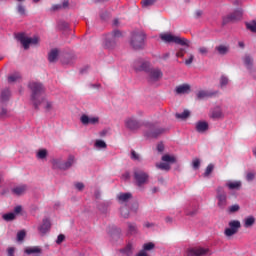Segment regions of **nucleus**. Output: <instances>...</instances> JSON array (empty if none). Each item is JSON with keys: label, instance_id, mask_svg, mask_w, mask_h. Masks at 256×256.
<instances>
[{"label": "nucleus", "instance_id": "nucleus-12", "mask_svg": "<svg viewBox=\"0 0 256 256\" xmlns=\"http://www.w3.org/2000/svg\"><path fill=\"white\" fill-rule=\"evenodd\" d=\"M133 68L136 71H144L148 74L149 70H151L152 68L150 67V63L149 62H145L143 60H136L133 64Z\"/></svg>", "mask_w": 256, "mask_h": 256}, {"label": "nucleus", "instance_id": "nucleus-17", "mask_svg": "<svg viewBox=\"0 0 256 256\" xmlns=\"http://www.w3.org/2000/svg\"><path fill=\"white\" fill-rule=\"evenodd\" d=\"M51 229V221L49 219H43L42 225L38 228L39 232L43 235L49 232Z\"/></svg>", "mask_w": 256, "mask_h": 256}, {"label": "nucleus", "instance_id": "nucleus-23", "mask_svg": "<svg viewBox=\"0 0 256 256\" xmlns=\"http://www.w3.org/2000/svg\"><path fill=\"white\" fill-rule=\"evenodd\" d=\"M58 57H59V50H57V48H54L48 54V60L50 63H54L55 61H57Z\"/></svg>", "mask_w": 256, "mask_h": 256}, {"label": "nucleus", "instance_id": "nucleus-53", "mask_svg": "<svg viewBox=\"0 0 256 256\" xmlns=\"http://www.w3.org/2000/svg\"><path fill=\"white\" fill-rule=\"evenodd\" d=\"M8 114V110L6 108H1L0 110V118H5Z\"/></svg>", "mask_w": 256, "mask_h": 256}, {"label": "nucleus", "instance_id": "nucleus-25", "mask_svg": "<svg viewBox=\"0 0 256 256\" xmlns=\"http://www.w3.org/2000/svg\"><path fill=\"white\" fill-rule=\"evenodd\" d=\"M21 79V74L19 72H15L14 74H10L8 76V83H16Z\"/></svg>", "mask_w": 256, "mask_h": 256}, {"label": "nucleus", "instance_id": "nucleus-33", "mask_svg": "<svg viewBox=\"0 0 256 256\" xmlns=\"http://www.w3.org/2000/svg\"><path fill=\"white\" fill-rule=\"evenodd\" d=\"M17 12H18L19 15H21V16L27 15V12H26V10H25V5H23L22 3H19V4L17 5Z\"/></svg>", "mask_w": 256, "mask_h": 256}, {"label": "nucleus", "instance_id": "nucleus-29", "mask_svg": "<svg viewBox=\"0 0 256 256\" xmlns=\"http://www.w3.org/2000/svg\"><path fill=\"white\" fill-rule=\"evenodd\" d=\"M226 186L230 189V190H238L241 187V182L240 181H236V182H230L227 183Z\"/></svg>", "mask_w": 256, "mask_h": 256}, {"label": "nucleus", "instance_id": "nucleus-30", "mask_svg": "<svg viewBox=\"0 0 256 256\" xmlns=\"http://www.w3.org/2000/svg\"><path fill=\"white\" fill-rule=\"evenodd\" d=\"M246 28L252 33H256V20H252L251 22H246Z\"/></svg>", "mask_w": 256, "mask_h": 256}, {"label": "nucleus", "instance_id": "nucleus-49", "mask_svg": "<svg viewBox=\"0 0 256 256\" xmlns=\"http://www.w3.org/2000/svg\"><path fill=\"white\" fill-rule=\"evenodd\" d=\"M89 116L87 115H82L80 118V121L83 125H89Z\"/></svg>", "mask_w": 256, "mask_h": 256}, {"label": "nucleus", "instance_id": "nucleus-47", "mask_svg": "<svg viewBox=\"0 0 256 256\" xmlns=\"http://www.w3.org/2000/svg\"><path fill=\"white\" fill-rule=\"evenodd\" d=\"M198 52L203 55V56H206L209 52L208 48H206L205 46H200L198 48Z\"/></svg>", "mask_w": 256, "mask_h": 256}, {"label": "nucleus", "instance_id": "nucleus-7", "mask_svg": "<svg viewBox=\"0 0 256 256\" xmlns=\"http://www.w3.org/2000/svg\"><path fill=\"white\" fill-rule=\"evenodd\" d=\"M122 36L119 30H114L111 34H107L105 39V47L108 49H112L115 47L117 39Z\"/></svg>", "mask_w": 256, "mask_h": 256}, {"label": "nucleus", "instance_id": "nucleus-9", "mask_svg": "<svg viewBox=\"0 0 256 256\" xmlns=\"http://www.w3.org/2000/svg\"><path fill=\"white\" fill-rule=\"evenodd\" d=\"M148 80L151 83H156L163 77V72L160 70V68H151L149 72L147 73Z\"/></svg>", "mask_w": 256, "mask_h": 256}, {"label": "nucleus", "instance_id": "nucleus-16", "mask_svg": "<svg viewBox=\"0 0 256 256\" xmlns=\"http://www.w3.org/2000/svg\"><path fill=\"white\" fill-rule=\"evenodd\" d=\"M208 249L203 248H191L187 251V256H202L208 253Z\"/></svg>", "mask_w": 256, "mask_h": 256}, {"label": "nucleus", "instance_id": "nucleus-34", "mask_svg": "<svg viewBox=\"0 0 256 256\" xmlns=\"http://www.w3.org/2000/svg\"><path fill=\"white\" fill-rule=\"evenodd\" d=\"M162 161L166 162L167 164H168V163L173 164V163L176 162V159H175V157H173V156L164 155V156L162 157Z\"/></svg>", "mask_w": 256, "mask_h": 256}, {"label": "nucleus", "instance_id": "nucleus-37", "mask_svg": "<svg viewBox=\"0 0 256 256\" xmlns=\"http://www.w3.org/2000/svg\"><path fill=\"white\" fill-rule=\"evenodd\" d=\"M216 50L220 55H225L228 52L227 46H223L222 44L220 46H216Z\"/></svg>", "mask_w": 256, "mask_h": 256}, {"label": "nucleus", "instance_id": "nucleus-44", "mask_svg": "<svg viewBox=\"0 0 256 256\" xmlns=\"http://www.w3.org/2000/svg\"><path fill=\"white\" fill-rule=\"evenodd\" d=\"M120 214L123 218L127 219L129 217V211L126 207H122L120 210Z\"/></svg>", "mask_w": 256, "mask_h": 256}, {"label": "nucleus", "instance_id": "nucleus-14", "mask_svg": "<svg viewBox=\"0 0 256 256\" xmlns=\"http://www.w3.org/2000/svg\"><path fill=\"white\" fill-rule=\"evenodd\" d=\"M11 91L10 88H3L0 93V103L1 105H5L10 101Z\"/></svg>", "mask_w": 256, "mask_h": 256}, {"label": "nucleus", "instance_id": "nucleus-28", "mask_svg": "<svg viewBox=\"0 0 256 256\" xmlns=\"http://www.w3.org/2000/svg\"><path fill=\"white\" fill-rule=\"evenodd\" d=\"M244 64L245 66H247L248 69H251L253 66V58L252 56H249V54H247L244 58H243Z\"/></svg>", "mask_w": 256, "mask_h": 256}, {"label": "nucleus", "instance_id": "nucleus-13", "mask_svg": "<svg viewBox=\"0 0 256 256\" xmlns=\"http://www.w3.org/2000/svg\"><path fill=\"white\" fill-rule=\"evenodd\" d=\"M125 127L130 131H135L141 127L139 121H137L134 117L127 118L125 120Z\"/></svg>", "mask_w": 256, "mask_h": 256}, {"label": "nucleus", "instance_id": "nucleus-1", "mask_svg": "<svg viewBox=\"0 0 256 256\" xmlns=\"http://www.w3.org/2000/svg\"><path fill=\"white\" fill-rule=\"evenodd\" d=\"M28 87L31 90V101L35 109H39L41 99L45 97V87L41 82H29Z\"/></svg>", "mask_w": 256, "mask_h": 256}, {"label": "nucleus", "instance_id": "nucleus-27", "mask_svg": "<svg viewBox=\"0 0 256 256\" xmlns=\"http://www.w3.org/2000/svg\"><path fill=\"white\" fill-rule=\"evenodd\" d=\"M196 130L199 132V133H203L205 132L206 130H208V124L206 122H198L196 124Z\"/></svg>", "mask_w": 256, "mask_h": 256}, {"label": "nucleus", "instance_id": "nucleus-38", "mask_svg": "<svg viewBox=\"0 0 256 256\" xmlns=\"http://www.w3.org/2000/svg\"><path fill=\"white\" fill-rule=\"evenodd\" d=\"M156 167L160 170L169 171L171 169L170 165L168 163H160L156 164Z\"/></svg>", "mask_w": 256, "mask_h": 256}, {"label": "nucleus", "instance_id": "nucleus-63", "mask_svg": "<svg viewBox=\"0 0 256 256\" xmlns=\"http://www.w3.org/2000/svg\"><path fill=\"white\" fill-rule=\"evenodd\" d=\"M136 256H148V254L144 250H141Z\"/></svg>", "mask_w": 256, "mask_h": 256}, {"label": "nucleus", "instance_id": "nucleus-46", "mask_svg": "<svg viewBox=\"0 0 256 256\" xmlns=\"http://www.w3.org/2000/svg\"><path fill=\"white\" fill-rule=\"evenodd\" d=\"M26 235L27 234L25 233V230H21L20 232L17 233V240L24 241Z\"/></svg>", "mask_w": 256, "mask_h": 256}, {"label": "nucleus", "instance_id": "nucleus-8", "mask_svg": "<svg viewBox=\"0 0 256 256\" xmlns=\"http://www.w3.org/2000/svg\"><path fill=\"white\" fill-rule=\"evenodd\" d=\"M242 17H243V10L241 9L235 10L231 14L224 16L223 24L238 22L242 19Z\"/></svg>", "mask_w": 256, "mask_h": 256}, {"label": "nucleus", "instance_id": "nucleus-31", "mask_svg": "<svg viewBox=\"0 0 256 256\" xmlns=\"http://www.w3.org/2000/svg\"><path fill=\"white\" fill-rule=\"evenodd\" d=\"M190 116V112L188 110H185L183 113L179 114L177 113L175 117L180 120H185Z\"/></svg>", "mask_w": 256, "mask_h": 256}, {"label": "nucleus", "instance_id": "nucleus-62", "mask_svg": "<svg viewBox=\"0 0 256 256\" xmlns=\"http://www.w3.org/2000/svg\"><path fill=\"white\" fill-rule=\"evenodd\" d=\"M15 248L11 247L8 248V256H15Z\"/></svg>", "mask_w": 256, "mask_h": 256}, {"label": "nucleus", "instance_id": "nucleus-50", "mask_svg": "<svg viewBox=\"0 0 256 256\" xmlns=\"http://www.w3.org/2000/svg\"><path fill=\"white\" fill-rule=\"evenodd\" d=\"M192 166L195 170L199 169L200 167V160L198 158L193 159Z\"/></svg>", "mask_w": 256, "mask_h": 256}, {"label": "nucleus", "instance_id": "nucleus-58", "mask_svg": "<svg viewBox=\"0 0 256 256\" xmlns=\"http://www.w3.org/2000/svg\"><path fill=\"white\" fill-rule=\"evenodd\" d=\"M75 187H76V189L79 190V191H82V190L85 189V185H83V183H76V184H75Z\"/></svg>", "mask_w": 256, "mask_h": 256}, {"label": "nucleus", "instance_id": "nucleus-15", "mask_svg": "<svg viewBox=\"0 0 256 256\" xmlns=\"http://www.w3.org/2000/svg\"><path fill=\"white\" fill-rule=\"evenodd\" d=\"M218 94H219L218 91L212 92V91H204V90H201V91H199V92L197 93V98H198L199 100H203V99H205V98H212V97H215V96H217Z\"/></svg>", "mask_w": 256, "mask_h": 256}, {"label": "nucleus", "instance_id": "nucleus-48", "mask_svg": "<svg viewBox=\"0 0 256 256\" xmlns=\"http://www.w3.org/2000/svg\"><path fill=\"white\" fill-rule=\"evenodd\" d=\"M229 80L227 76H221L220 78V85L221 87H225L228 84Z\"/></svg>", "mask_w": 256, "mask_h": 256}, {"label": "nucleus", "instance_id": "nucleus-11", "mask_svg": "<svg viewBox=\"0 0 256 256\" xmlns=\"http://www.w3.org/2000/svg\"><path fill=\"white\" fill-rule=\"evenodd\" d=\"M229 227L230 228L225 229L224 232L227 237H231L236 234L241 227V223L238 220H233L229 223Z\"/></svg>", "mask_w": 256, "mask_h": 256}, {"label": "nucleus", "instance_id": "nucleus-2", "mask_svg": "<svg viewBox=\"0 0 256 256\" xmlns=\"http://www.w3.org/2000/svg\"><path fill=\"white\" fill-rule=\"evenodd\" d=\"M146 34L144 32H133L130 45L134 50H141L145 47Z\"/></svg>", "mask_w": 256, "mask_h": 256}, {"label": "nucleus", "instance_id": "nucleus-5", "mask_svg": "<svg viewBox=\"0 0 256 256\" xmlns=\"http://www.w3.org/2000/svg\"><path fill=\"white\" fill-rule=\"evenodd\" d=\"M73 163H75V157L73 156H70L66 162H61V160H52V168L67 170L73 166Z\"/></svg>", "mask_w": 256, "mask_h": 256}, {"label": "nucleus", "instance_id": "nucleus-43", "mask_svg": "<svg viewBox=\"0 0 256 256\" xmlns=\"http://www.w3.org/2000/svg\"><path fill=\"white\" fill-rule=\"evenodd\" d=\"M214 170V166L209 164L205 170L204 177H208Z\"/></svg>", "mask_w": 256, "mask_h": 256}, {"label": "nucleus", "instance_id": "nucleus-64", "mask_svg": "<svg viewBox=\"0 0 256 256\" xmlns=\"http://www.w3.org/2000/svg\"><path fill=\"white\" fill-rule=\"evenodd\" d=\"M157 150H158L159 152H162V151L164 150L163 144H159V145L157 146Z\"/></svg>", "mask_w": 256, "mask_h": 256}, {"label": "nucleus", "instance_id": "nucleus-61", "mask_svg": "<svg viewBox=\"0 0 256 256\" xmlns=\"http://www.w3.org/2000/svg\"><path fill=\"white\" fill-rule=\"evenodd\" d=\"M248 181H252L255 178V174L254 173H248L246 176Z\"/></svg>", "mask_w": 256, "mask_h": 256}, {"label": "nucleus", "instance_id": "nucleus-32", "mask_svg": "<svg viewBox=\"0 0 256 256\" xmlns=\"http://www.w3.org/2000/svg\"><path fill=\"white\" fill-rule=\"evenodd\" d=\"M244 222H245L244 226L246 228L251 227L255 223V218L253 216H250V217L246 218Z\"/></svg>", "mask_w": 256, "mask_h": 256}, {"label": "nucleus", "instance_id": "nucleus-52", "mask_svg": "<svg viewBox=\"0 0 256 256\" xmlns=\"http://www.w3.org/2000/svg\"><path fill=\"white\" fill-rule=\"evenodd\" d=\"M185 55V50L184 48H180V50H178V52L176 53V57L177 58H183Z\"/></svg>", "mask_w": 256, "mask_h": 256}, {"label": "nucleus", "instance_id": "nucleus-57", "mask_svg": "<svg viewBox=\"0 0 256 256\" xmlns=\"http://www.w3.org/2000/svg\"><path fill=\"white\" fill-rule=\"evenodd\" d=\"M131 159L139 160V155L134 150L131 151Z\"/></svg>", "mask_w": 256, "mask_h": 256}, {"label": "nucleus", "instance_id": "nucleus-54", "mask_svg": "<svg viewBox=\"0 0 256 256\" xmlns=\"http://www.w3.org/2000/svg\"><path fill=\"white\" fill-rule=\"evenodd\" d=\"M193 59H194L193 54H190V57H189L187 60H185V65H186V66L191 65L192 62H193Z\"/></svg>", "mask_w": 256, "mask_h": 256}, {"label": "nucleus", "instance_id": "nucleus-4", "mask_svg": "<svg viewBox=\"0 0 256 256\" xmlns=\"http://www.w3.org/2000/svg\"><path fill=\"white\" fill-rule=\"evenodd\" d=\"M16 39L21 43L25 50H28L31 45H39V36H33V38H27L25 34L20 33L16 36Z\"/></svg>", "mask_w": 256, "mask_h": 256}, {"label": "nucleus", "instance_id": "nucleus-56", "mask_svg": "<svg viewBox=\"0 0 256 256\" xmlns=\"http://www.w3.org/2000/svg\"><path fill=\"white\" fill-rule=\"evenodd\" d=\"M62 8V5L61 4H54V5H52V7H51V11H58V10H60Z\"/></svg>", "mask_w": 256, "mask_h": 256}, {"label": "nucleus", "instance_id": "nucleus-18", "mask_svg": "<svg viewBox=\"0 0 256 256\" xmlns=\"http://www.w3.org/2000/svg\"><path fill=\"white\" fill-rule=\"evenodd\" d=\"M28 190L29 187L27 185H19L12 189V193L15 194L16 196H22L25 195V193H27Z\"/></svg>", "mask_w": 256, "mask_h": 256}, {"label": "nucleus", "instance_id": "nucleus-20", "mask_svg": "<svg viewBox=\"0 0 256 256\" xmlns=\"http://www.w3.org/2000/svg\"><path fill=\"white\" fill-rule=\"evenodd\" d=\"M41 105L46 111H51L53 109V102L48 101L46 96L40 99V106Z\"/></svg>", "mask_w": 256, "mask_h": 256}, {"label": "nucleus", "instance_id": "nucleus-42", "mask_svg": "<svg viewBox=\"0 0 256 256\" xmlns=\"http://www.w3.org/2000/svg\"><path fill=\"white\" fill-rule=\"evenodd\" d=\"M240 210V206L238 204L232 205L228 208V212L230 214L236 213Z\"/></svg>", "mask_w": 256, "mask_h": 256}, {"label": "nucleus", "instance_id": "nucleus-39", "mask_svg": "<svg viewBox=\"0 0 256 256\" xmlns=\"http://www.w3.org/2000/svg\"><path fill=\"white\" fill-rule=\"evenodd\" d=\"M154 248H155V245L152 242H149L143 245L142 251L146 252V251L153 250Z\"/></svg>", "mask_w": 256, "mask_h": 256}, {"label": "nucleus", "instance_id": "nucleus-45", "mask_svg": "<svg viewBox=\"0 0 256 256\" xmlns=\"http://www.w3.org/2000/svg\"><path fill=\"white\" fill-rule=\"evenodd\" d=\"M156 0H142L141 4L143 7H149L152 6Z\"/></svg>", "mask_w": 256, "mask_h": 256}, {"label": "nucleus", "instance_id": "nucleus-59", "mask_svg": "<svg viewBox=\"0 0 256 256\" xmlns=\"http://www.w3.org/2000/svg\"><path fill=\"white\" fill-rule=\"evenodd\" d=\"M99 123V118H90L89 119V124L95 125Z\"/></svg>", "mask_w": 256, "mask_h": 256}, {"label": "nucleus", "instance_id": "nucleus-3", "mask_svg": "<svg viewBox=\"0 0 256 256\" xmlns=\"http://www.w3.org/2000/svg\"><path fill=\"white\" fill-rule=\"evenodd\" d=\"M161 40L166 43H175L183 47H189L190 41L187 38H180V36H172V34H161Z\"/></svg>", "mask_w": 256, "mask_h": 256}, {"label": "nucleus", "instance_id": "nucleus-24", "mask_svg": "<svg viewBox=\"0 0 256 256\" xmlns=\"http://www.w3.org/2000/svg\"><path fill=\"white\" fill-rule=\"evenodd\" d=\"M132 197V195L130 193H120L117 196V199L119 201V203H126L130 198Z\"/></svg>", "mask_w": 256, "mask_h": 256}, {"label": "nucleus", "instance_id": "nucleus-6", "mask_svg": "<svg viewBox=\"0 0 256 256\" xmlns=\"http://www.w3.org/2000/svg\"><path fill=\"white\" fill-rule=\"evenodd\" d=\"M216 199H217V206L220 208V209H225L227 204H228V201H227V194L226 192L224 191L223 187H218L216 189Z\"/></svg>", "mask_w": 256, "mask_h": 256}, {"label": "nucleus", "instance_id": "nucleus-55", "mask_svg": "<svg viewBox=\"0 0 256 256\" xmlns=\"http://www.w3.org/2000/svg\"><path fill=\"white\" fill-rule=\"evenodd\" d=\"M63 241H65V235L60 234V235L58 236L57 240H56V243H57V244H61V243H63Z\"/></svg>", "mask_w": 256, "mask_h": 256}, {"label": "nucleus", "instance_id": "nucleus-26", "mask_svg": "<svg viewBox=\"0 0 256 256\" xmlns=\"http://www.w3.org/2000/svg\"><path fill=\"white\" fill-rule=\"evenodd\" d=\"M164 132V129L157 128L155 130H151L147 136L150 138H157L159 135H161Z\"/></svg>", "mask_w": 256, "mask_h": 256}, {"label": "nucleus", "instance_id": "nucleus-51", "mask_svg": "<svg viewBox=\"0 0 256 256\" xmlns=\"http://www.w3.org/2000/svg\"><path fill=\"white\" fill-rule=\"evenodd\" d=\"M95 146L98 147V148H102V149L106 148V144L103 140H97L96 143H95Z\"/></svg>", "mask_w": 256, "mask_h": 256}, {"label": "nucleus", "instance_id": "nucleus-19", "mask_svg": "<svg viewBox=\"0 0 256 256\" xmlns=\"http://www.w3.org/2000/svg\"><path fill=\"white\" fill-rule=\"evenodd\" d=\"M210 117L214 120H219L224 117L223 112L220 107H216L212 110Z\"/></svg>", "mask_w": 256, "mask_h": 256}, {"label": "nucleus", "instance_id": "nucleus-21", "mask_svg": "<svg viewBox=\"0 0 256 256\" xmlns=\"http://www.w3.org/2000/svg\"><path fill=\"white\" fill-rule=\"evenodd\" d=\"M190 92V86L189 84H181L180 86L176 87V93L178 95L181 94H188Z\"/></svg>", "mask_w": 256, "mask_h": 256}, {"label": "nucleus", "instance_id": "nucleus-35", "mask_svg": "<svg viewBox=\"0 0 256 256\" xmlns=\"http://www.w3.org/2000/svg\"><path fill=\"white\" fill-rule=\"evenodd\" d=\"M25 253L28 255L34 254V253H41V248L39 247H32L25 250Z\"/></svg>", "mask_w": 256, "mask_h": 256}, {"label": "nucleus", "instance_id": "nucleus-40", "mask_svg": "<svg viewBox=\"0 0 256 256\" xmlns=\"http://www.w3.org/2000/svg\"><path fill=\"white\" fill-rule=\"evenodd\" d=\"M36 156L38 159H45L47 158V151L45 149H41L38 151Z\"/></svg>", "mask_w": 256, "mask_h": 256}, {"label": "nucleus", "instance_id": "nucleus-10", "mask_svg": "<svg viewBox=\"0 0 256 256\" xmlns=\"http://www.w3.org/2000/svg\"><path fill=\"white\" fill-rule=\"evenodd\" d=\"M134 178L136 180L137 186L141 187L142 185L147 183L149 176L147 173L141 170H136L134 172Z\"/></svg>", "mask_w": 256, "mask_h": 256}, {"label": "nucleus", "instance_id": "nucleus-41", "mask_svg": "<svg viewBox=\"0 0 256 256\" xmlns=\"http://www.w3.org/2000/svg\"><path fill=\"white\" fill-rule=\"evenodd\" d=\"M133 246L131 244H128L123 250L122 253L126 254L127 256L132 254Z\"/></svg>", "mask_w": 256, "mask_h": 256}, {"label": "nucleus", "instance_id": "nucleus-22", "mask_svg": "<svg viewBox=\"0 0 256 256\" xmlns=\"http://www.w3.org/2000/svg\"><path fill=\"white\" fill-rule=\"evenodd\" d=\"M138 233V227L135 223L127 222V234L135 235Z\"/></svg>", "mask_w": 256, "mask_h": 256}, {"label": "nucleus", "instance_id": "nucleus-36", "mask_svg": "<svg viewBox=\"0 0 256 256\" xmlns=\"http://www.w3.org/2000/svg\"><path fill=\"white\" fill-rule=\"evenodd\" d=\"M5 221L10 222L16 219V214L15 213H8L4 214L2 217Z\"/></svg>", "mask_w": 256, "mask_h": 256}, {"label": "nucleus", "instance_id": "nucleus-60", "mask_svg": "<svg viewBox=\"0 0 256 256\" xmlns=\"http://www.w3.org/2000/svg\"><path fill=\"white\" fill-rule=\"evenodd\" d=\"M23 208L22 206H17L14 208V213L15 214H20L22 212Z\"/></svg>", "mask_w": 256, "mask_h": 256}]
</instances>
